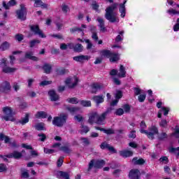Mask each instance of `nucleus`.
Instances as JSON below:
<instances>
[{"mask_svg":"<svg viewBox=\"0 0 179 179\" xmlns=\"http://www.w3.org/2000/svg\"><path fill=\"white\" fill-rule=\"evenodd\" d=\"M108 112L103 113L101 116H99L97 113L92 112L89 114L88 122L89 124H94L96 122L99 125H104V120L107 117Z\"/></svg>","mask_w":179,"mask_h":179,"instance_id":"1","label":"nucleus"},{"mask_svg":"<svg viewBox=\"0 0 179 179\" xmlns=\"http://www.w3.org/2000/svg\"><path fill=\"white\" fill-rule=\"evenodd\" d=\"M115 8H117V4H113L106 9L105 17L111 23H115V22L119 21L118 18H117V13H114Z\"/></svg>","mask_w":179,"mask_h":179,"instance_id":"2","label":"nucleus"},{"mask_svg":"<svg viewBox=\"0 0 179 179\" xmlns=\"http://www.w3.org/2000/svg\"><path fill=\"white\" fill-rule=\"evenodd\" d=\"M110 75L115 85H121V81H120L118 78H115V76H118V78H125L127 71H125V69L124 68H120L118 71L112 69L110 72Z\"/></svg>","mask_w":179,"mask_h":179,"instance_id":"3","label":"nucleus"},{"mask_svg":"<svg viewBox=\"0 0 179 179\" xmlns=\"http://www.w3.org/2000/svg\"><path fill=\"white\" fill-rule=\"evenodd\" d=\"M52 148L53 149L44 148V153L46 155H52V153H55L58 150H62L65 153H69L71 152L68 147H61V143H55Z\"/></svg>","mask_w":179,"mask_h":179,"instance_id":"4","label":"nucleus"},{"mask_svg":"<svg viewBox=\"0 0 179 179\" xmlns=\"http://www.w3.org/2000/svg\"><path fill=\"white\" fill-rule=\"evenodd\" d=\"M3 115H1L2 120L4 121H15V118L12 114H13V110L9 106H5L2 108Z\"/></svg>","mask_w":179,"mask_h":179,"instance_id":"5","label":"nucleus"},{"mask_svg":"<svg viewBox=\"0 0 179 179\" xmlns=\"http://www.w3.org/2000/svg\"><path fill=\"white\" fill-rule=\"evenodd\" d=\"M101 54L103 57L109 58L110 62H117V61L120 60V55L111 52L110 50H103Z\"/></svg>","mask_w":179,"mask_h":179,"instance_id":"6","label":"nucleus"},{"mask_svg":"<svg viewBox=\"0 0 179 179\" xmlns=\"http://www.w3.org/2000/svg\"><path fill=\"white\" fill-rule=\"evenodd\" d=\"M78 83H79V78H78V76H76L69 77L65 80V84L70 89H72L75 87V86H77Z\"/></svg>","mask_w":179,"mask_h":179,"instance_id":"7","label":"nucleus"},{"mask_svg":"<svg viewBox=\"0 0 179 179\" xmlns=\"http://www.w3.org/2000/svg\"><path fill=\"white\" fill-rule=\"evenodd\" d=\"M141 134H145L149 139H153V138H155V135H157V134H159V130L156 126H152L149 128V131L141 129Z\"/></svg>","mask_w":179,"mask_h":179,"instance_id":"8","label":"nucleus"},{"mask_svg":"<svg viewBox=\"0 0 179 179\" xmlns=\"http://www.w3.org/2000/svg\"><path fill=\"white\" fill-rule=\"evenodd\" d=\"M66 118H68V116L65 114H62L59 117H55L52 124L53 125H56V127H62V125L66 122Z\"/></svg>","mask_w":179,"mask_h":179,"instance_id":"9","label":"nucleus"},{"mask_svg":"<svg viewBox=\"0 0 179 179\" xmlns=\"http://www.w3.org/2000/svg\"><path fill=\"white\" fill-rule=\"evenodd\" d=\"M106 164V162L104 160H92L89 164V170L90 169L95 167V169H101Z\"/></svg>","mask_w":179,"mask_h":179,"instance_id":"10","label":"nucleus"},{"mask_svg":"<svg viewBox=\"0 0 179 179\" xmlns=\"http://www.w3.org/2000/svg\"><path fill=\"white\" fill-rule=\"evenodd\" d=\"M16 13L18 19H20V20H26V8H24L23 4L20 5V9L17 10Z\"/></svg>","mask_w":179,"mask_h":179,"instance_id":"11","label":"nucleus"},{"mask_svg":"<svg viewBox=\"0 0 179 179\" xmlns=\"http://www.w3.org/2000/svg\"><path fill=\"white\" fill-rule=\"evenodd\" d=\"M30 29L31 31L34 33V34L39 36V37H41V38H45V35L44 34V33H43V31L41 30L38 25H32L31 26Z\"/></svg>","mask_w":179,"mask_h":179,"instance_id":"12","label":"nucleus"},{"mask_svg":"<svg viewBox=\"0 0 179 179\" xmlns=\"http://www.w3.org/2000/svg\"><path fill=\"white\" fill-rule=\"evenodd\" d=\"M10 90V84L8 82H3L0 85V93H8Z\"/></svg>","mask_w":179,"mask_h":179,"instance_id":"13","label":"nucleus"},{"mask_svg":"<svg viewBox=\"0 0 179 179\" xmlns=\"http://www.w3.org/2000/svg\"><path fill=\"white\" fill-rule=\"evenodd\" d=\"M122 97V92H121L120 90H117L116 92L115 93V99L110 103V106H117V104H118L120 99H121Z\"/></svg>","mask_w":179,"mask_h":179,"instance_id":"14","label":"nucleus"},{"mask_svg":"<svg viewBox=\"0 0 179 179\" xmlns=\"http://www.w3.org/2000/svg\"><path fill=\"white\" fill-rule=\"evenodd\" d=\"M73 59L77 62H86V61H89V59H90V56L79 55L73 57Z\"/></svg>","mask_w":179,"mask_h":179,"instance_id":"15","label":"nucleus"},{"mask_svg":"<svg viewBox=\"0 0 179 179\" xmlns=\"http://www.w3.org/2000/svg\"><path fill=\"white\" fill-rule=\"evenodd\" d=\"M25 59H31V61H38V57L34 56V52L28 51L25 52Z\"/></svg>","mask_w":179,"mask_h":179,"instance_id":"16","label":"nucleus"},{"mask_svg":"<svg viewBox=\"0 0 179 179\" xmlns=\"http://www.w3.org/2000/svg\"><path fill=\"white\" fill-rule=\"evenodd\" d=\"M139 176H141V172L138 169H133L129 173V177L130 179H138Z\"/></svg>","mask_w":179,"mask_h":179,"instance_id":"17","label":"nucleus"},{"mask_svg":"<svg viewBox=\"0 0 179 179\" xmlns=\"http://www.w3.org/2000/svg\"><path fill=\"white\" fill-rule=\"evenodd\" d=\"M2 5L5 9L8 10L10 6H15V5H16V0H10L8 3H6V1H3Z\"/></svg>","mask_w":179,"mask_h":179,"instance_id":"18","label":"nucleus"},{"mask_svg":"<svg viewBox=\"0 0 179 179\" xmlns=\"http://www.w3.org/2000/svg\"><path fill=\"white\" fill-rule=\"evenodd\" d=\"M48 96L51 100V101H57L59 99V96L55 93V91L50 90L48 92Z\"/></svg>","mask_w":179,"mask_h":179,"instance_id":"19","label":"nucleus"},{"mask_svg":"<svg viewBox=\"0 0 179 179\" xmlns=\"http://www.w3.org/2000/svg\"><path fill=\"white\" fill-rule=\"evenodd\" d=\"M92 100L99 106V104H101V103H104V96L103 95H98L94 96L92 98Z\"/></svg>","mask_w":179,"mask_h":179,"instance_id":"20","label":"nucleus"},{"mask_svg":"<svg viewBox=\"0 0 179 179\" xmlns=\"http://www.w3.org/2000/svg\"><path fill=\"white\" fill-rule=\"evenodd\" d=\"M35 8H42V9H47L48 4L44 3L41 0H36L34 3Z\"/></svg>","mask_w":179,"mask_h":179,"instance_id":"21","label":"nucleus"},{"mask_svg":"<svg viewBox=\"0 0 179 179\" xmlns=\"http://www.w3.org/2000/svg\"><path fill=\"white\" fill-rule=\"evenodd\" d=\"M169 111H170V108H169V107L161 108V109L159 110L158 114H157L158 118H161L162 113H164V115H167V114H169Z\"/></svg>","mask_w":179,"mask_h":179,"instance_id":"22","label":"nucleus"},{"mask_svg":"<svg viewBox=\"0 0 179 179\" xmlns=\"http://www.w3.org/2000/svg\"><path fill=\"white\" fill-rule=\"evenodd\" d=\"M86 29V25L85 24H82L81 25V28L79 27H74L70 29L71 33H75V31H81L82 32V36H85V33H83V31H85V29Z\"/></svg>","mask_w":179,"mask_h":179,"instance_id":"23","label":"nucleus"},{"mask_svg":"<svg viewBox=\"0 0 179 179\" xmlns=\"http://www.w3.org/2000/svg\"><path fill=\"white\" fill-rule=\"evenodd\" d=\"M101 148L102 149H108V150H109L110 152H112V153H115L117 151L115 150V149H114V147L110 146V145H108L106 143H103L101 145Z\"/></svg>","mask_w":179,"mask_h":179,"instance_id":"24","label":"nucleus"},{"mask_svg":"<svg viewBox=\"0 0 179 179\" xmlns=\"http://www.w3.org/2000/svg\"><path fill=\"white\" fill-rule=\"evenodd\" d=\"M55 75H66L68 73V70L64 68L55 69Z\"/></svg>","mask_w":179,"mask_h":179,"instance_id":"25","label":"nucleus"},{"mask_svg":"<svg viewBox=\"0 0 179 179\" xmlns=\"http://www.w3.org/2000/svg\"><path fill=\"white\" fill-rule=\"evenodd\" d=\"M119 153L122 156V157H131V156L134 155V152H132V151L127 150L120 151Z\"/></svg>","mask_w":179,"mask_h":179,"instance_id":"26","label":"nucleus"},{"mask_svg":"<svg viewBox=\"0 0 179 179\" xmlns=\"http://www.w3.org/2000/svg\"><path fill=\"white\" fill-rule=\"evenodd\" d=\"M97 22H99V27H100V30L101 31H106L107 29L105 28L104 27V20H103V18L98 17V18L96 19Z\"/></svg>","mask_w":179,"mask_h":179,"instance_id":"27","label":"nucleus"},{"mask_svg":"<svg viewBox=\"0 0 179 179\" xmlns=\"http://www.w3.org/2000/svg\"><path fill=\"white\" fill-rule=\"evenodd\" d=\"M103 87V85L99 83H93L91 85V89H92V93H96L97 90H100V89Z\"/></svg>","mask_w":179,"mask_h":179,"instance_id":"28","label":"nucleus"},{"mask_svg":"<svg viewBox=\"0 0 179 179\" xmlns=\"http://www.w3.org/2000/svg\"><path fill=\"white\" fill-rule=\"evenodd\" d=\"M95 129H97L98 131H102L104 132V134H106L107 135H112L114 134V131L112 129H103L99 127H95Z\"/></svg>","mask_w":179,"mask_h":179,"instance_id":"29","label":"nucleus"},{"mask_svg":"<svg viewBox=\"0 0 179 179\" xmlns=\"http://www.w3.org/2000/svg\"><path fill=\"white\" fill-rule=\"evenodd\" d=\"M6 157H8V159H10L12 157H13L14 159H20V157H22V153L15 151L13 152L12 154L6 155Z\"/></svg>","mask_w":179,"mask_h":179,"instance_id":"30","label":"nucleus"},{"mask_svg":"<svg viewBox=\"0 0 179 179\" xmlns=\"http://www.w3.org/2000/svg\"><path fill=\"white\" fill-rule=\"evenodd\" d=\"M10 48V43L8 41L3 42L0 45V50L1 51H6V50H9Z\"/></svg>","mask_w":179,"mask_h":179,"instance_id":"31","label":"nucleus"},{"mask_svg":"<svg viewBox=\"0 0 179 179\" xmlns=\"http://www.w3.org/2000/svg\"><path fill=\"white\" fill-rule=\"evenodd\" d=\"M57 178L69 179V175L66 172L59 171L57 173Z\"/></svg>","mask_w":179,"mask_h":179,"instance_id":"32","label":"nucleus"},{"mask_svg":"<svg viewBox=\"0 0 179 179\" xmlns=\"http://www.w3.org/2000/svg\"><path fill=\"white\" fill-rule=\"evenodd\" d=\"M127 3V1L124 2L122 4H120V12L121 13V17H125V4Z\"/></svg>","mask_w":179,"mask_h":179,"instance_id":"33","label":"nucleus"},{"mask_svg":"<svg viewBox=\"0 0 179 179\" xmlns=\"http://www.w3.org/2000/svg\"><path fill=\"white\" fill-rule=\"evenodd\" d=\"M132 163L133 164H145V159H142V158H134L132 159Z\"/></svg>","mask_w":179,"mask_h":179,"instance_id":"34","label":"nucleus"},{"mask_svg":"<svg viewBox=\"0 0 179 179\" xmlns=\"http://www.w3.org/2000/svg\"><path fill=\"white\" fill-rule=\"evenodd\" d=\"M80 104L83 107H92V101L87 100L80 101Z\"/></svg>","mask_w":179,"mask_h":179,"instance_id":"35","label":"nucleus"},{"mask_svg":"<svg viewBox=\"0 0 179 179\" xmlns=\"http://www.w3.org/2000/svg\"><path fill=\"white\" fill-rule=\"evenodd\" d=\"M169 153H173L174 155H176L177 157L179 156V147L178 148H173L170 147L169 148Z\"/></svg>","mask_w":179,"mask_h":179,"instance_id":"36","label":"nucleus"},{"mask_svg":"<svg viewBox=\"0 0 179 179\" xmlns=\"http://www.w3.org/2000/svg\"><path fill=\"white\" fill-rule=\"evenodd\" d=\"M0 68H9V64L6 59L4 58L0 60Z\"/></svg>","mask_w":179,"mask_h":179,"instance_id":"37","label":"nucleus"},{"mask_svg":"<svg viewBox=\"0 0 179 179\" xmlns=\"http://www.w3.org/2000/svg\"><path fill=\"white\" fill-rule=\"evenodd\" d=\"M89 131H90L89 127L87 126H85L83 124L80 127L79 132H80V134H81V135H83V134H87V132H89Z\"/></svg>","mask_w":179,"mask_h":179,"instance_id":"38","label":"nucleus"},{"mask_svg":"<svg viewBox=\"0 0 179 179\" xmlns=\"http://www.w3.org/2000/svg\"><path fill=\"white\" fill-rule=\"evenodd\" d=\"M0 141H4L5 143H10V138L3 133L0 134Z\"/></svg>","mask_w":179,"mask_h":179,"instance_id":"39","label":"nucleus"},{"mask_svg":"<svg viewBox=\"0 0 179 179\" xmlns=\"http://www.w3.org/2000/svg\"><path fill=\"white\" fill-rule=\"evenodd\" d=\"M67 101L71 104H78V103H80V101H79L76 97L68 98Z\"/></svg>","mask_w":179,"mask_h":179,"instance_id":"40","label":"nucleus"},{"mask_svg":"<svg viewBox=\"0 0 179 179\" xmlns=\"http://www.w3.org/2000/svg\"><path fill=\"white\" fill-rule=\"evenodd\" d=\"M74 51H76V52H82V51H83V45L80 43L76 44L74 46Z\"/></svg>","mask_w":179,"mask_h":179,"instance_id":"41","label":"nucleus"},{"mask_svg":"<svg viewBox=\"0 0 179 179\" xmlns=\"http://www.w3.org/2000/svg\"><path fill=\"white\" fill-rule=\"evenodd\" d=\"M67 110L71 114H75V113H78L80 108L79 107H67Z\"/></svg>","mask_w":179,"mask_h":179,"instance_id":"42","label":"nucleus"},{"mask_svg":"<svg viewBox=\"0 0 179 179\" xmlns=\"http://www.w3.org/2000/svg\"><path fill=\"white\" fill-rule=\"evenodd\" d=\"M169 122L165 119H162L159 122V127H161V128H167Z\"/></svg>","mask_w":179,"mask_h":179,"instance_id":"43","label":"nucleus"},{"mask_svg":"<svg viewBox=\"0 0 179 179\" xmlns=\"http://www.w3.org/2000/svg\"><path fill=\"white\" fill-rule=\"evenodd\" d=\"M16 71V69L15 68H3V72L4 73H13V72Z\"/></svg>","mask_w":179,"mask_h":179,"instance_id":"44","label":"nucleus"},{"mask_svg":"<svg viewBox=\"0 0 179 179\" xmlns=\"http://www.w3.org/2000/svg\"><path fill=\"white\" fill-rule=\"evenodd\" d=\"M45 117H47V113L45 112H43V111L38 112L36 114V118H45Z\"/></svg>","mask_w":179,"mask_h":179,"instance_id":"45","label":"nucleus"},{"mask_svg":"<svg viewBox=\"0 0 179 179\" xmlns=\"http://www.w3.org/2000/svg\"><path fill=\"white\" fill-rule=\"evenodd\" d=\"M41 41L38 39H34L29 42V47L30 48H33L36 45V44H40Z\"/></svg>","mask_w":179,"mask_h":179,"instance_id":"46","label":"nucleus"},{"mask_svg":"<svg viewBox=\"0 0 179 179\" xmlns=\"http://www.w3.org/2000/svg\"><path fill=\"white\" fill-rule=\"evenodd\" d=\"M20 124H22V125H24L25 124H27V122H29V114H26L25 117L22 118L20 121Z\"/></svg>","mask_w":179,"mask_h":179,"instance_id":"47","label":"nucleus"},{"mask_svg":"<svg viewBox=\"0 0 179 179\" xmlns=\"http://www.w3.org/2000/svg\"><path fill=\"white\" fill-rule=\"evenodd\" d=\"M36 129L38 131H44V129H45L44 123H39V124H36Z\"/></svg>","mask_w":179,"mask_h":179,"instance_id":"48","label":"nucleus"},{"mask_svg":"<svg viewBox=\"0 0 179 179\" xmlns=\"http://www.w3.org/2000/svg\"><path fill=\"white\" fill-rule=\"evenodd\" d=\"M145 99H146L145 94H141L138 96V101H140V103H143V101H145Z\"/></svg>","mask_w":179,"mask_h":179,"instance_id":"49","label":"nucleus"},{"mask_svg":"<svg viewBox=\"0 0 179 179\" xmlns=\"http://www.w3.org/2000/svg\"><path fill=\"white\" fill-rule=\"evenodd\" d=\"M80 143H82L83 145H89V139L86 138H81L80 139Z\"/></svg>","mask_w":179,"mask_h":179,"instance_id":"50","label":"nucleus"},{"mask_svg":"<svg viewBox=\"0 0 179 179\" xmlns=\"http://www.w3.org/2000/svg\"><path fill=\"white\" fill-rule=\"evenodd\" d=\"M141 93H143V92L142 91V90H141V88L139 87L134 88V94L136 96H139V94H141Z\"/></svg>","mask_w":179,"mask_h":179,"instance_id":"51","label":"nucleus"},{"mask_svg":"<svg viewBox=\"0 0 179 179\" xmlns=\"http://www.w3.org/2000/svg\"><path fill=\"white\" fill-rule=\"evenodd\" d=\"M15 40H17V41L20 42L23 40L24 36H23V35L18 34L15 36Z\"/></svg>","mask_w":179,"mask_h":179,"instance_id":"52","label":"nucleus"},{"mask_svg":"<svg viewBox=\"0 0 179 179\" xmlns=\"http://www.w3.org/2000/svg\"><path fill=\"white\" fill-rule=\"evenodd\" d=\"M173 136H175V138H179V128H178V127H176L175 131L173 133Z\"/></svg>","mask_w":179,"mask_h":179,"instance_id":"53","label":"nucleus"},{"mask_svg":"<svg viewBox=\"0 0 179 179\" xmlns=\"http://www.w3.org/2000/svg\"><path fill=\"white\" fill-rule=\"evenodd\" d=\"M6 170H8V169L6 168V166L3 164H0V173H3V172L6 171Z\"/></svg>","mask_w":179,"mask_h":179,"instance_id":"54","label":"nucleus"},{"mask_svg":"<svg viewBox=\"0 0 179 179\" xmlns=\"http://www.w3.org/2000/svg\"><path fill=\"white\" fill-rule=\"evenodd\" d=\"M51 83H52V81L44 80L40 83V86H47L48 85H51Z\"/></svg>","mask_w":179,"mask_h":179,"instance_id":"55","label":"nucleus"},{"mask_svg":"<svg viewBox=\"0 0 179 179\" xmlns=\"http://www.w3.org/2000/svg\"><path fill=\"white\" fill-rule=\"evenodd\" d=\"M74 119L76 121H78V122H80L81 121H83V117L80 115H76L74 117Z\"/></svg>","mask_w":179,"mask_h":179,"instance_id":"56","label":"nucleus"},{"mask_svg":"<svg viewBox=\"0 0 179 179\" xmlns=\"http://www.w3.org/2000/svg\"><path fill=\"white\" fill-rule=\"evenodd\" d=\"M159 161L161 162V163L166 164V163L169 162V158H167V157H163L159 159Z\"/></svg>","mask_w":179,"mask_h":179,"instance_id":"57","label":"nucleus"},{"mask_svg":"<svg viewBox=\"0 0 179 179\" xmlns=\"http://www.w3.org/2000/svg\"><path fill=\"white\" fill-rule=\"evenodd\" d=\"M19 108L20 110H24V108H27V103L26 102H22L20 104Z\"/></svg>","mask_w":179,"mask_h":179,"instance_id":"58","label":"nucleus"},{"mask_svg":"<svg viewBox=\"0 0 179 179\" xmlns=\"http://www.w3.org/2000/svg\"><path fill=\"white\" fill-rule=\"evenodd\" d=\"M64 163V157H61L59 158L57 161V166L61 167L62 166V164Z\"/></svg>","mask_w":179,"mask_h":179,"instance_id":"59","label":"nucleus"},{"mask_svg":"<svg viewBox=\"0 0 179 179\" xmlns=\"http://www.w3.org/2000/svg\"><path fill=\"white\" fill-rule=\"evenodd\" d=\"M168 13L173 14V15H179V11H177L175 9L171 8L168 10Z\"/></svg>","mask_w":179,"mask_h":179,"instance_id":"60","label":"nucleus"},{"mask_svg":"<svg viewBox=\"0 0 179 179\" xmlns=\"http://www.w3.org/2000/svg\"><path fill=\"white\" fill-rule=\"evenodd\" d=\"M38 136H39V141H41L42 142H44L47 138L44 134H38Z\"/></svg>","mask_w":179,"mask_h":179,"instance_id":"61","label":"nucleus"},{"mask_svg":"<svg viewBox=\"0 0 179 179\" xmlns=\"http://www.w3.org/2000/svg\"><path fill=\"white\" fill-rule=\"evenodd\" d=\"M115 114L116 115H122V114H124V109L122 108L117 109L115 111Z\"/></svg>","mask_w":179,"mask_h":179,"instance_id":"62","label":"nucleus"},{"mask_svg":"<svg viewBox=\"0 0 179 179\" xmlns=\"http://www.w3.org/2000/svg\"><path fill=\"white\" fill-rule=\"evenodd\" d=\"M92 38L96 42L99 41V36L96 32H92Z\"/></svg>","mask_w":179,"mask_h":179,"instance_id":"63","label":"nucleus"},{"mask_svg":"<svg viewBox=\"0 0 179 179\" xmlns=\"http://www.w3.org/2000/svg\"><path fill=\"white\" fill-rule=\"evenodd\" d=\"M43 72H45V73H51V72H52V68H43Z\"/></svg>","mask_w":179,"mask_h":179,"instance_id":"64","label":"nucleus"}]
</instances>
